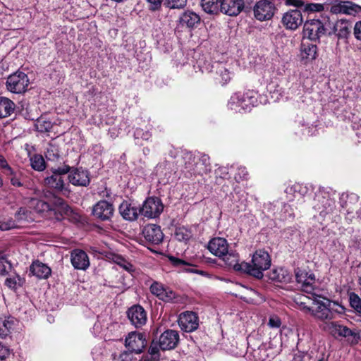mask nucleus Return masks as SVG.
<instances>
[{
	"instance_id": "obj_55",
	"label": "nucleus",
	"mask_w": 361,
	"mask_h": 361,
	"mask_svg": "<svg viewBox=\"0 0 361 361\" xmlns=\"http://www.w3.org/2000/svg\"><path fill=\"white\" fill-rule=\"evenodd\" d=\"M175 237L179 241H186L190 238V233L184 227L176 228Z\"/></svg>"
},
{
	"instance_id": "obj_49",
	"label": "nucleus",
	"mask_w": 361,
	"mask_h": 361,
	"mask_svg": "<svg viewBox=\"0 0 361 361\" xmlns=\"http://www.w3.org/2000/svg\"><path fill=\"white\" fill-rule=\"evenodd\" d=\"M45 157L49 161H55L59 160L60 157L59 147L52 144L49 145L45 153Z\"/></svg>"
},
{
	"instance_id": "obj_10",
	"label": "nucleus",
	"mask_w": 361,
	"mask_h": 361,
	"mask_svg": "<svg viewBox=\"0 0 361 361\" xmlns=\"http://www.w3.org/2000/svg\"><path fill=\"white\" fill-rule=\"evenodd\" d=\"M164 210V204L158 197H148L140 208V214L148 219H155L160 216Z\"/></svg>"
},
{
	"instance_id": "obj_30",
	"label": "nucleus",
	"mask_w": 361,
	"mask_h": 361,
	"mask_svg": "<svg viewBox=\"0 0 361 361\" xmlns=\"http://www.w3.org/2000/svg\"><path fill=\"white\" fill-rule=\"evenodd\" d=\"M326 329L334 337H348L353 335V331L345 326L338 322H330L326 324Z\"/></svg>"
},
{
	"instance_id": "obj_35",
	"label": "nucleus",
	"mask_w": 361,
	"mask_h": 361,
	"mask_svg": "<svg viewBox=\"0 0 361 361\" xmlns=\"http://www.w3.org/2000/svg\"><path fill=\"white\" fill-rule=\"evenodd\" d=\"M17 320L13 317H0V337L6 338L13 330Z\"/></svg>"
},
{
	"instance_id": "obj_26",
	"label": "nucleus",
	"mask_w": 361,
	"mask_h": 361,
	"mask_svg": "<svg viewBox=\"0 0 361 361\" xmlns=\"http://www.w3.org/2000/svg\"><path fill=\"white\" fill-rule=\"evenodd\" d=\"M221 258L228 267H232L236 271L245 274V269L249 267L247 262H239V256L234 252L228 251Z\"/></svg>"
},
{
	"instance_id": "obj_56",
	"label": "nucleus",
	"mask_w": 361,
	"mask_h": 361,
	"mask_svg": "<svg viewBox=\"0 0 361 361\" xmlns=\"http://www.w3.org/2000/svg\"><path fill=\"white\" fill-rule=\"evenodd\" d=\"M159 345L157 343H152L149 348V357L147 356L151 361H159Z\"/></svg>"
},
{
	"instance_id": "obj_63",
	"label": "nucleus",
	"mask_w": 361,
	"mask_h": 361,
	"mask_svg": "<svg viewBox=\"0 0 361 361\" xmlns=\"http://www.w3.org/2000/svg\"><path fill=\"white\" fill-rule=\"evenodd\" d=\"M348 245L350 248H353L355 250H361V235H354L351 238Z\"/></svg>"
},
{
	"instance_id": "obj_16",
	"label": "nucleus",
	"mask_w": 361,
	"mask_h": 361,
	"mask_svg": "<svg viewBox=\"0 0 361 361\" xmlns=\"http://www.w3.org/2000/svg\"><path fill=\"white\" fill-rule=\"evenodd\" d=\"M127 316L132 325L140 328L147 322V312L140 305H134L127 311Z\"/></svg>"
},
{
	"instance_id": "obj_3",
	"label": "nucleus",
	"mask_w": 361,
	"mask_h": 361,
	"mask_svg": "<svg viewBox=\"0 0 361 361\" xmlns=\"http://www.w3.org/2000/svg\"><path fill=\"white\" fill-rule=\"evenodd\" d=\"M247 345L246 356L250 360L266 361L275 356L276 353L269 343H262L253 336H249Z\"/></svg>"
},
{
	"instance_id": "obj_40",
	"label": "nucleus",
	"mask_w": 361,
	"mask_h": 361,
	"mask_svg": "<svg viewBox=\"0 0 361 361\" xmlns=\"http://www.w3.org/2000/svg\"><path fill=\"white\" fill-rule=\"evenodd\" d=\"M200 18L194 12L186 11L180 18V23L188 27H193L200 23Z\"/></svg>"
},
{
	"instance_id": "obj_33",
	"label": "nucleus",
	"mask_w": 361,
	"mask_h": 361,
	"mask_svg": "<svg viewBox=\"0 0 361 361\" xmlns=\"http://www.w3.org/2000/svg\"><path fill=\"white\" fill-rule=\"evenodd\" d=\"M352 25L350 22L341 19L336 22L334 25V32L339 39H346L350 33Z\"/></svg>"
},
{
	"instance_id": "obj_60",
	"label": "nucleus",
	"mask_w": 361,
	"mask_h": 361,
	"mask_svg": "<svg viewBox=\"0 0 361 361\" xmlns=\"http://www.w3.org/2000/svg\"><path fill=\"white\" fill-rule=\"evenodd\" d=\"M0 169L2 170L3 173L6 176H8L9 174H13V169L8 165L6 159L1 154H0Z\"/></svg>"
},
{
	"instance_id": "obj_12",
	"label": "nucleus",
	"mask_w": 361,
	"mask_h": 361,
	"mask_svg": "<svg viewBox=\"0 0 361 361\" xmlns=\"http://www.w3.org/2000/svg\"><path fill=\"white\" fill-rule=\"evenodd\" d=\"M325 33L323 23L319 19H312L305 23L303 37L310 40H317Z\"/></svg>"
},
{
	"instance_id": "obj_22",
	"label": "nucleus",
	"mask_w": 361,
	"mask_h": 361,
	"mask_svg": "<svg viewBox=\"0 0 361 361\" xmlns=\"http://www.w3.org/2000/svg\"><path fill=\"white\" fill-rule=\"evenodd\" d=\"M318 56L317 45L310 42H302L300 46V59L302 63L307 64L312 62Z\"/></svg>"
},
{
	"instance_id": "obj_9",
	"label": "nucleus",
	"mask_w": 361,
	"mask_h": 361,
	"mask_svg": "<svg viewBox=\"0 0 361 361\" xmlns=\"http://www.w3.org/2000/svg\"><path fill=\"white\" fill-rule=\"evenodd\" d=\"M313 309L312 316L315 319L324 321L331 319V313L329 310V304L326 302L329 299L326 298H321L315 293L312 295Z\"/></svg>"
},
{
	"instance_id": "obj_8",
	"label": "nucleus",
	"mask_w": 361,
	"mask_h": 361,
	"mask_svg": "<svg viewBox=\"0 0 361 361\" xmlns=\"http://www.w3.org/2000/svg\"><path fill=\"white\" fill-rule=\"evenodd\" d=\"M276 10L273 0H259L256 2L253 13L255 18L259 21L269 20L272 18Z\"/></svg>"
},
{
	"instance_id": "obj_54",
	"label": "nucleus",
	"mask_w": 361,
	"mask_h": 361,
	"mask_svg": "<svg viewBox=\"0 0 361 361\" xmlns=\"http://www.w3.org/2000/svg\"><path fill=\"white\" fill-rule=\"evenodd\" d=\"M248 177V172L245 166H239L236 167L234 174V179L236 182L239 183L242 180H246Z\"/></svg>"
},
{
	"instance_id": "obj_45",
	"label": "nucleus",
	"mask_w": 361,
	"mask_h": 361,
	"mask_svg": "<svg viewBox=\"0 0 361 361\" xmlns=\"http://www.w3.org/2000/svg\"><path fill=\"white\" fill-rule=\"evenodd\" d=\"M35 126L38 132L47 133L51 130L53 125L49 118L42 116L37 119Z\"/></svg>"
},
{
	"instance_id": "obj_53",
	"label": "nucleus",
	"mask_w": 361,
	"mask_h": 361,
	"mask_svg": "<svg viewBox=\"0 0 361 361\" xmlns=\"http://www.w3.org/2000/svg\"><path fill=\"white\" fill-rule=\"evenodd\" d=\"M326 302L329 304V310L331 313V319H334L335 313L343 314L345 312L344 307L340 305L339 303L334 301H331L330 300H329V301H326Z\"/></svg>"
},
{
	"instance_id": "obj_42",
	"label": "nucleus",
	"mask_w": 361,
	"mask_h": 361,
	"mask_svg": "<svg viewBox=\"0 0 361 361\" xmlns=\"http://www.w3.org/2000/svg\"><path fill=\"white\" fill-rule=\"evenodd\" d=\"M170 259L176 267L180 268L182 271L190 273L202 274V271H197L195 269L194 265L187 262L186 261L176 257H171Z\"/></svg>"
},
{
	"instance_id": "obj_31",
	"label": "nucleus",
	"mask_w": 361,
	"mask_h": 361,
	"mask_svg": "<svg viewBox=\"0 0 361 361\" xmlns=\"http://www.w3.org/2000/svg\"><path fill=\"white\" fill-rule=\"evenodd\" d=\"M231 195V201L235 204L237 212L245 210L247 202V193L245 191L239 187H235Z\"/></svg>"
},
{
	"instance_id": "obj_32",
	"label": "nucleus",
	"mask_w": 361,
	"mask_h": 361,
	"mask_svg": "<svg viewBox=\"0 0 361 361\" xmlns=\"http://www.w3.org/2000/svg\"><path fill=\"white\" fill-rule=\"evenodd\" d=\"M268 276L272 281L285 283L290 282L292 279V276L289 271L286 269L282 267L273 269L269 273Z\"/></svg>"
},
{
	"instance_id": "obj_52",
	"label": "nucleus",
	"mask_w": 361,
	"mask_h": 361,
	"mask_svg": "<svg viewBox=\"0 0 361 361\" xmlns=\"http://www.w3.org/2000/svg\"><path fill=\"white\" fill-rule=\"evenodd\" d=\"M114 261L118 266L126 271L131 273L134 271L133 265L125 258L121 256H116Z\"/></svg>"
},
{
	"instance_id": "obj_20",
	"label": "nucleus",
	"mask_w": 361,
	"mask_h": 361,
	"mask_svg": "<svg viewBox=\"0 0 361 361\" xmlns=\"http://www.w3.org/2000/svg\"><path fill=\"white\" fill-rule=\"evenodd\" d=\"M179 341V334L177 331L169 329L165 331L159 337V345L163 350L176 348Z\"/></svg>"
},
{
	"instance_id": "obj_11",
	"label": "nucleus",
	"mask_w": 361,
	"mask_h": 361,
	"mask_svg": "<svg viewBox=\"0 0 361 361\" xmlns=\"http://www.w3.org/2000/svg\"><path fill=\"white\" fill-rule=\"evenodd\" d=\"M252 0H220V11L230 16H238Z\"/></svg>"
},
{
	"instance_id": "obj_62",
	"label": "nucleus",
	"mask_w": 361,
	"mask_h": 361,
	"mask_svg": "<svg viewBox=\"0 0 361 361\" xmlns=\"http://www.w3.org/2000/svg\"><path fill=\"white\" fill-rule=\"evenodd\" d=\"M152 136V134L148 130H143L142 128H136L134 132L135 139H142L148 140Z\"/></svg>"
},
{
	"instance_id": "obj_43",
	"label": "nucleus",
	"mask_w": 361,
	"mask_h": 361,
	"mask_svg": "<svg viewBox=\"0 0 361 361\" xmlns=\"http://www.w3.org/2000/svg\"><path fill=\"white\" fill-rule=\"evenodd\" d=\"M201 6L207 13H217L220 11V0H201Z\"/></svg>"
},
{
	"instance_id": "obj_61",
	"label": "nucleus",
	"mask_w": 361,
	"mask_h": 361,
	"mask_svg": "<svg viewBox=\"0 0 361 361\" xmlns=\"http://www.w3.org/2000/svg\"><path fill=\"white\" fill-rule=\"evenodd\" d=\"M324 5L319 3H308L305 6V11L320 12L324 10Z\"/></svg>"
},
{
	"instance_id": "obj_5",
	"label": "nucleus",
	"mask_w": 361,
	"mask_h": 361,
	"mask_svg": "<svg viewBox=\"0 0 361 361\" xmlns=\"http://www.w3.org/2000/svg\"><path fill=\"white\" fill-rule=\"evenodd\" d=\"M359 197L355 193H342L339 197V208L345 215V221L350 224L355 218L354 211L357 207Z\"/></svg>"
},
{
	"instance_id": "obj_36",
	"label": "nucleus",
	"mask_w": 361,
	"mask_h": 361,
	"mask_svg": "<svg viewBox=\"0 0 361 361\" xmlns=\"http://www.w3.org/2000/svg\"><path fill=\"white\" fill-rule=\"evenodd\" d=\"M32 274L39 279H47L51 273V268L39 261L34 262L30 266Z\"/></svg>"
},
{
	"instance_id": "obj_21",
	"label": "nucleus",
	"mask_w": 361,
	"mask_h": 361,
	"mask_svg": "<svg viewBox=\"0 0 361 361\" xmlns=\"http://www.w3.org/2000/svg\"><path fill=\"white\" fill-rule=\"evenodd\" d=\"M142 234L147 241L154 245L159 244L164 238L161 227L156 224L145 226L143 228Z\"/></svg>"
},
{
	"instance_id": "obj_19",
	"label": "nucleus",
	"mask_w": 361,
	"mask_h": 361,
	"mask_svg": "<svg viewBox=\"0 0 361 361\" xmlns=\"http://www.w3.org/2000/svg\"><path fill=\"white\" fill-rule=\"evenodd\" d=\"M152 294L156 295L159 300L166 302L173 301L176 298V293L170 288L164 286L162 283L154 281L149 287Z\"/></svg>"
},
{
	"instance_id": "obj_28",
	"label": "nucleus",
	"mask_w": 361,
	"mask_h": 361,
	"mask_svg": "<svg viewBox=\"0 0 361 361\" xmlns=\"http://www.w3.org/2000/svg\"><path fill=\"white\" fill-rule=\"evenodd\" d=\"M119 212L124 219L135 221L140 214V208H138L134 204L125 201L121 204Z\"/></svg>"
},
{
	"instance_id": "obj_13",
	"label": "nucleus",
	"mask_w": 361,
	"mask_h": 361,
	"mask_svg": "<svg viewBox=\"0 0 361 361\" xmlns=\"http://www.w3.org/2000/svg\"><path fill=\"white\" fill-rule=\"evenodd\" d=\"M178 325L185 332H192L199 326V318L197 313L192 311H185L178 317Z\"/></svg>"
},
{
	"instance_id": "obj_2",
	"label": "nucleus",
	"mask_w": 361,
	"mask_h": 361,
	"mask_svg": "<svg viewBox=\"0 0 361 361\" xmlns=\"http://www.w3.org/2000/svg\"><path fill=\"white\" fill-rule=\"evenodd\" d=\"M44 199L31 198L27 205L33 209V212L41 214L42 216L56 221H61L64 214L70 210L64 200L49 191L44 192Z\"/></svg>"
},
{
	"instance_id": "obj_46",
	"label": "nucleus",
	"mask_w": 361,
	"mask_h": 361,
	"mask_svg": "<svg viewBox=\"0 0 361 361\" xmlns=\"http://www.w3.org/2000/svg\"><path fill=\"white\" fill-rule=\"evenodd\" d=\"M31 167L37 171H42L46 168V163L41 154H35L30 158Z\"/></svg>"
},
{
	"instance_id": "obj_50",
	"label": "nucleus",
	"mask_w": 361,
	"mask_h": 361,
	"mask_svg": "<svg viewBox=\"0 0 361 361\" xmlns=\"http://www.w3.org/2000/svg\"><path fill=\"white\" fill-rule=\"evenodd\" d=\"M350 307L361 316V298L355 293L349 294Z\"/></svg>"
},
{
	"instance_id": "obj_7",
	"label": "nucleus",
	"mask_w": 361,
	"mask_h": 361,
	"mask_svg": "<svg viewBox=\"0 0 361 361\" xmlns=\"http://www.w3.org/2000/svg\"><path fill=\"white\" fill-rule=\"evenodd\" d=\"M236 101H240L241 104L245 109V111H250L251 109L259 104H265L266 99L259 95L258 92L253 90H247L243 92H237Z\"/></svg>"
},
{
	"instance_id": "obj_57",
	"label": "nucleus",
	"mask_w": 361,
	"mask_h": 361,
	"mask_svg": "<svg viewBox=\"0 0 361 361\" xmlns=\"http://www.w3.org/2000/svg\"><path fill=\"white\" fill-rule=\"evenodd\" d=\"M16 220H13L12 219H4V221H0V229L1 231H8L10 229H13L15 228L19 227Z\"/></svg>"
},
{
	"instance_id": "obj_24",
	"label": "nucleus",
	"mask_w": 361,
	"mask_h": 361,
	"mask_svg": "<svg viewBox=\"0 0 361 361\" xmlns=\"http://www.w3.org/2000/svg\"><path fill=\"white\" fill-rule=\"evenodd\" d=\"M71 261L75 269L86 270L90 266L87 253L80 249H75L71 253Z\"/></svg>"
},
{
	"instance_id": "obj_23",
	"label": "nucleus",
	"mask_w": 361,
	"mask_h": 361,
	"mask_svg": "<svg viewBox=\"0 0 361 361\" xmlns=\"http://www.w3.org/2000/svg\"><path fill=\"white\" fill-rule=\"evenodd\" d=\"M282 22L288 29H297L303 22L301 11L293 9L286 12L282 18Z\"/></svg>"
},
{
	"instance_id": "obj_1",
	"label": "nucleus",
	"mask_w": 361,
	"mask_h": 361,
	"mask_svg": "<svg viewBox=\"0 0 361 361\" xmlns=\"http://www.w3.org/2000/svg\"><path fill=\"white\" fill-rule=\"evenodd\" d=\"M338 196L336 192L329 187H319L315 191L312 205L318 213L319 221H340L341 210L336 205Z\"/></svg>"
},
{
	"instance_id": "obj_14",
	"label": "nucleus",
	"mask_w": 361,
	"mask_h": 361,
	"mask_svg": "<svg viewBox=\"0 0 361 361\" xmlns=\"http://www.w3.org/2000/svg\"><path fill=\"white\" fill-rule=\"evenodd\" d=\"M295 280L300 285L302 290L310 293L312 295H315L313 284L315 282V276L314 274H308L305 271L299 268L295 269Z\"/></svg>"
},
{
	"instance_id": "obj_25",
	"label": "nucleus",
	"mask_w": 361,
	"mask_h": 361,
	"mask_svg": "<svg viewBox=\"0 0 361 361\" xmlns=\"http://www.w3.org/2000/svg\"><path fill=\"white\" fill-rule=\"evenodd\" d=\"M209 250L214 255L222 257L228 251L227 240L223 238H214L208 244Z\"/></svg>"
},
{
	"instance_id": "obj_48",
	"label": "nucleus",
	"mask_w": 361,
	"mask_h": 361,
	"mask_svg": "<svg viewBox=\"0 0 361 361\" xmlns=\"http://www.w3.org/2000/svg\"><path fill=\"white\" fill-rule=\"evenodd\" d=\"M183 159L185 160V169L192 175L197 157L194 156L191 152H186L184 154Z\"/></svg>"
},
{
	"instance_id": "obj_15",
	"label": "nucleus",
	"mask_w": 361,
	"mask_h": 361,
	"mask_svg": "<svg viewBox=\"0 0 361 361\" xmlns=\"http://www.w3.org/2000/svg\"><path fill=\"white\" fill-rule=\"evenodd\" d=\"M125 342L127 349L136 354L141 353L147 345L145 335L138 332L130 333Z\"/></svg>"
},
{
	"instance_id": "obj_6",
	"label": "nucleus",
	"mask_w": 361,
	"mask_h": 361,
	"mask_svg": "<svg viewBox=\"0 0 361 361\" xmlns=\"http://www.w3.org/2000/svg\"><path fill=\"white\" fill-rule=\"evenodd\" d=\"M29 83L27 75L23 72L17 71L7 78L6 87L11 92L21 94L27 91Z\"/></svg>"
},
{
	"instance_id": "obj_4",
	"label": "nucleus",
	"mask_w": 361,
	"mask_h": 361,
	"mask_svg": "<svg viewBox=\"0 0 361 361\" xmlns=\"http://www.w3.org/2000/svg\"><path fill=\"white\" fill-rule=\"evenodd\" d=\"M247 264L249 267L245 269V274L262 279L264 271L271 266V258L267 251L258 250L253 254L251 263L247 262Z\"/></svg>"
},
{
	"instance_id": "obj_27",
	"label": "nucleus",
	"mask_w": 361,
	"mask_h": 361,
	"mask_svg": "<svg viewBox=\"0 0 361 361\" xmlns=\"http://www.w3.org/2000/svg\"><path fill=\"white\" fill-rule=\"evenodd\" d=\"M71 184L78 186H86L90 183L89 172L82 169L73 170L68 176Z\"/></svg>"
},
{
	"instance_id": "obj_44",
	"label": "nucleus",
	"mask_w": 361,
	"mask_h": 361,
	"mask_svg": "<svg viewBox=\"0 0 361 361\" xmlns=\"http://www.w3.org/2000/svg\"><path fill=\"white\" fill-rule=\"evenodd\" d=\"M195 68H198L202 73H209L215 69V62L212 63L210 60L204 58H200L194 66Z\"/></svg>"
},
{
	"instance_id": "obj_41",
	"label": "nucleus",
	"mask_w": 361,
	"mask_h": 361,
	"mask_svg": "<svg viewBox=\"0 0 361 361\" xmlns=\"http://www.w3.org/2000/svg\"><path fill=\"white\" fill-rule=\"evenodd\" d=\"M16 220L18 224L23 222H32L35 220V216L32 211L25 207H20L15 214Z\"/></svg>"
},
{
	"instance_id": "obj_58",
	"label": "nucleus",
	"mask_w": 361,
	"mask_h": 361,
	"mask_svg": "<svg viewBox=\"0 0 361 361\" xmlns=\"http://www.w3.org/2000/svg\"><path fill=\"white\" fill-rule=\"evenodd\" d=\"M299 124L301 126L300 133L304 135L311 136L313 135L316 131L315 126L310 125L304 121H300Z\"/></svg>"
},
{
	"instance_id": "obj_59",
	"label": "nucleus",
	"mask_w": 361,
	"mask_h": 361,
	"mask_svg": "<svg viewBox=\"0 0 361 361\" xmlns=\"http://www.w3.org/2000/svg\"><path fill=\"white\" fill-rule=\"evenodd\" d=\"M187 0H165L164 4L169 8H182L185 6Z\"/></svg>"
},
{
	"instance_id": "obj_17",
	"label": "nucleus",
	"mask_w": 361,
	"mask_h": 361,
	"mask_svg": "<svg viewBox=\"0 0 361 361\" xmlns=\"http://www.w3.org/2000/svg\"><path fill=\"white\" fill-rule=\"evenodd\" d=\"M360 10V6L348 1H336L330 8L333 14H347L355 16Z\"/></svg>"
},
{
	"instance_id": "obj_39",
	"label": "nucleus",
	"mask_w": 361,
	"mask_h": 361,
	"mask_svg": "<svg viewBox=\"0 0 361 361\" xmlns=\"http://www.w3.org/2000/svg\"><path fill=\"white\" fill-rule=\"evenodd\" d=\"M44 183L49 188H53L56 191H63L65 189L64 180L57 173H53L51 176L47 177Z\"/></svg>"
},
{
	"instance_id": "obj_29",
	"label": "nucleus",
	"mask_w": 361,
	"mask_h": 361,
	"mask_svg": "<svg viewBox=\"0 0 361 361\" xmlns=\"http://www.w3.org/2000/svg\"><path fill=\"white\" fill-rule=\"evenodd\" d=\"M215 79L222 85L228 83L232 77V73L227 65L222 62L215 61Z\"/></svg>"
},
{
	"instance_id": "obj_51",
	"label": "nucleus",
	"mask_w": 361,
	"mask_h": 361,
	"mask_svg": "<svg viewBox=\"0 0 361 361\" xmlns=\"http://www.w3.org/2000/svg\"><path fill=\"white\" fill-rule=\"evenodd\" d=\"M22 283V279L18 275L9 276L5 280V285L12 290L17 289Z\"/></svg>"
},
{
	"instance_id": "obj_47",
	"label": "nucleus",
	"mask_w": 361,
	"mask_h": 361,
	"mask_svg": "<svg viewBox=\"0 0 361 361\" xmlns=\"http://www.w3.org/2000/svg\"><path fill=\"white\" fill-rule=\"evenodd\" d=\"M238 95L234 93L228 102V108L236 113H245V109L241 104L240 101H236Z\"/></svg>"
},
{
	"instance_id": "obj_34",
	"label": "nucleus",
	"mask_w": 361,
	"mask_h": 361,
	"mask_svg": "<svg viewBox=\"0 0 361 361\" xmlns=\"http://www.w3.org/2000/svg\"><path fill=\"white\" fill-rule=\"evenodd\" d=\"M312 190V185L295 183V184L288 187L286 189V192L287 194L292 195L294 197H302L307 195Z\"/></svg>"
},
{
	"instance_id": "obj_38",
	"label": "nucleus",
	"mask_w": 361,
	"mask_h": 361,
	"mask_svg": "<svg viewBox=\"0 0 361 361\" xmlns=\"http://www.w3.org/2000/svg\"><path fill=\"white\" fill-rule=\"evenodd\" d=\"M210 169L209 157L207 155H202L200 158L197 157L192 174L203 175L209 172Z\"/></svg>"
},
{
	"instance_id": "obj_18",
	"label": "nucleus",
	"mask_w": 361,
	"mask_h": 361,
	"mask_svg": "<svg viewBox=\"0 0 361 361\" xmlns=\"http://www.w3.org/2000/svg\"><path fill=\"white\" fill-rule=\"evenodd\" d=\"M114 206L106 200L99 201L92 208V214L97 219L106 221L110 219L114 214Z\"/></svg>"
},
{
	"instance_id": "obj_64",
	"label": "nucleus",
	"mask_w": 361,
	"mask_h": 361,
	"mask_svg": "<svg viewBox=\"0 0 361 361\" xmlns=\"http://www.w3.org/2000/svg\"><path fill=\"white\" fill-rule=\"evenodd\" d=\"M7 178L10 180L11 184L14 187H23V183L21 182L20 178L16 174V173L13 171V174H9L8 176H6Z\"/></svg>"
},
{
	"instance_id": "obj_37",
	"label": "nucleus",
	"mask_w": 361,
	"mask_h": 361,
	"mask_svg": "<svg viewBox=\"0 0 361 361\" xmlns=\"http://www.w3.org/2000/svg\"><path fill=\"white\" fill-rule=\"evenodd\" d=\"M16 109L15 103L5 97H0V119L10 116Z\"/></svg>"
}]
</instances>
